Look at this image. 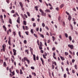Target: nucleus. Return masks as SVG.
I'll list each match as a JSON object with an SVG mask.
<instances>
[{
	"label": "nucleus",
	"mask_w": 78,
	"mask_h": 78,
	"mask_svg": "<svg viewBox=\"0 0 78 78\" xmlns=\"http://www.w3.org/2000/svg\"><path fill=\"white\" fill-rule=\"evenodd\" d=\"M68 47L70 48L71 49H73V45L72 44H68Z\"/></svg>",
	"instance_id": "obj_1"
},
{
	"label": "nucleus",
	"mask_w": 78,
	"mask_h": 78,
	"mask_svg": "<svg viewBox=\"0 0 78 78\" xmlns=\"http://www.w3.org/2000/svg\"><path fill=\"white\" fill-rule=\"evenodd\" d=\"M13 55L16 56V52H17V50L15 49H13Z\"/></svg>",
	"instance_id": "obj_2"
},
{
	"label": "nucleus",
	"mask_w": 78,
	"mask_h": 78,
	"mask_svg": "<svg viewBox=\"0 0 78 78\" xmlns=\"http://www.w3.org/2000/svg\"><path fill=\"white\" fill-rule=\"evenodd\" d=\"M28 59V58L27 57H24V60L23 58H22V62H25V61H27Z\"/></svg>",
	"instance_id": "obj_3"
},
{
	"label": "nucleus",
	"mask_w": 78,
	"mask_h": 78,
	"mask_svg": "<svg viewBox=\"0 0 78 78\" xmlns=\"http://www.w3.org/2000/svg\"><path fill=\"white\" fill-rule=\"evenodd\" d=\"M43 55V58L44 59H46V58H46V56H47V54L46 53H44V54L43 55Z\"/></svg>",
	"instance_id": "obj_4"
},
{
	"label": "nucleus",
	"mask_w": 78,
	"mask_h": 78,
	"mask_svg": "<svg viewBox=\"0 0 78 78\" xmlns=\"http://www.w3.org/2000/svg\"><path fill=\"white\" fill-rule=\"evenodd\" d=\"M19 4L20 5V6L21 8H22L23 7V3L22 2H19Z\"/></svg>",
	"instance_id": "obj_5"
},
{
	"label": "nucleus",
	"mask_w": 78,
	"mask_h": 78,
	"mask_svg": "<svg viewBox=\"0 0 78 78\" xmlns=\"http://www.w3.org/2000/svg\"><path fill=\"white\" fill-rule=\"evenodd\" d=\"M6 44H3L2 46V48L3 49V51H4V52L5 51V48H6Z\"/></svg>",
	"instance_id": "obj_6"
},
{
	"label": "nucleus",
	"mask_w": 78,
	"mask_h": 78,
	"mask_svg": "<svg viewBox=\"0 0 78 78\" xmlns=\"http://www.w3.org/2000/svg\"><path fill=\"white\" fill-rule=\"evenodd\" d=\"M40 59H41V62H42V64H43V65H44V61L43 59H42V58H40Z\"/></svg>",
	"instance_id": "obj_7"
},
{
	"label": "nucleus",
	"mask_w": 78,
	"mask_h": 78,
	"mask_svg": "<svg viewBox=\"0 0 78 78\" xmlns=\"http://www.w3.org/2000/svg\"><path fill=\"white\" fill-rule=\"evenodd\" d=\"M41 15H42L43 16H46V13L45 12L44 13V12H43V13H42L41 14Z\"/></svg>",
	"instance_id": "obj_8"
},
{
	"label": "nucleus",
	"mask_w": 78,
	"mask_h": 78,
	"mask_svg": "<svg viewBox=\"0 0 78 78\" xmlns=\"http://www.w3.org/2000/svg\"><path fill=\"white\" fill-rule=\"evenodd\" d=\"M68 19L69 20V21L71 20V19H72V17H71V16L70 15H69L68 16Z\"/></svg>",
	"instance_id": "obj_9"
},
{
	"label": "nucleus",
	"mask_w": 78,
	"mask_h": 78,
	"mask_svg": "<svg viewBox=\"0 0 78 78\" xmlns=\"http://www.w3.org/2000/svg\"><path fill=\"white\" fill-rule=\"evenodd\" d=\"M34 8L35 9L36 11H38V6H35L34 7Z\"/></svg>",
	"instance_id": "obj_10"
},
{
	"label": "nucleus",
	"mask_w": 78,
	"mask_h": 78,
	"mask_svg": "<svg viewBox=\"0 0 78 78\" xmlns=\"http://www.w3.org/2000/svg\"><path fill=\"white\" fill-rule=\"evenodd\" d=\"M39 35L41 36V37H42V38H44V35L41 34V33L39 34Z\"/></svg>",
	"instance_id": "obj_11"
},
{
	"label": "nucleus",
	"mask_w": 78,
	"mask_h": 78,
	"mask_svg": "<svg viewBox=\"0 0 78 78\" xmlns=\"http://www.w3.org/2000/svg\"><path fill=\"white\" fill-rule=\"evenodd\" d=\"M45 11L46 12H50V10L49 9H46Z\"/></svg>",
	"instance_id": "obj_12"
},
{
	"label": "nucleus",
	"mask_w": 78,
	"mask_h": 78,
	"mask_svg": "<svg viewBox=\"0 0 78 78\" xmlns=\"http://www.w3.org/2000/svg\"><path fill=\"white\" fill-rule=\"evenodd\" d=\"M9 23H10V24H12V20H11V19H9Z\"/></svg>",
	"instance_id": "obj_13"
},
{
	"label": "nucleus",
	"mask_w": 78,
	"mask_h": 78,
	"mask_svg": "<svg viewBox=\"0 0 78 78\" xmlns=\"http://www.w3.org/2000/svg\"><path fill=\"white\" fill-rule=\"evenodd\" d=\"M60 57L61 59L62 60V61H64V60H65V58H64L62 57V56H60Z\"/></svg>",
	"instance_id": "obj_14"
},
{
	"label": "nucleus",
	"mask_w": 78,
	"mask_h": 78,
	"mask_svg": "<svg viewBox=\"0 0 78 78\" xmlns=\"http://www.w3.org/2000/svg\"><path fill=\"white\" fill-rule=\"evenodd\" d=\"M69 41H70V42H71V41H72V37H71V36H69Z\"/></svg>",
	"instance_id": "obj_15"
},
{
	"label": "nucleus",
	"mask_w": 78,
	"mask_h": 78,
	"mask_svg": "<svg viewBox=\"0 0 78 78\" xmlns=\"http://www.w3.org/2000/svg\"><path fill=\"white\" fill-rule=\"evenodd\" d=\"M64 4H62L61 5H60V8H62L63 7H64Z\"/></svg>",
	"instance_id": "obj_16"
},
{
	"label": "nucleus",
	"mask_w": 78,
	"mask_h": 78,
	"mask_svg": "<svg viewBox=\"0 0 78 78\" xmlns=\"http://www.w3.org/2000/svg\"><path fill=\"white\" fill-rule=\"evenodd\" d=\"M3 64L4 67H6L7 66L6 63L5 62H4Z\"/></svg>",
	"instance_id": "obj_17"
},
{
	"label": "nucleus",
	"mask_w": 78,
	"mask_h": 78,
	"mask_svg": "<svg viewBox=\"0 0 78 78\" xmlns=\"http://www.w3.org/2000/svg\"><path fill=\"white\" fill-rule=\"evenodd\" d=\"M34 59V61H36V56L34 54L33 55Z\"/></svg>",
	"instance_id": "obj_18"
},
{
	"label": "nucleus",
	"mask_w": 78,
	"mask_h": 78,
	"mask_svg": "<svg viewBox=\"0 0 78 78\" xmlns=\"http://www.w3.org/2000/svg\"><path fill=\"white\" fill-rule=\"evenodd\" d=\"M23 24L24 25H27V21H23Z\"/></svg>",
	"instance_id": "obj_19"
},
{
	"label": "nucleus",
	"mask_w": 78,
	"mask_h": 78,
	"mask_svg": "<svg viewBox=\"0 0 78 78\" xmlns=\"http://www.w3.org/2000/svg\"><path fill=\"white\" fill-rule=\"evenodd\" d=\"M42 46L39 45V48L40 50H42Z\"/></svg>",
	"instance_id": "obj_20"
},
{
	"label": "nucleus",
	"mask_w": 78,
	"mask_h": 78,
	"mask_svg": "<svg viewBox=\"0 0 78 78\" xmlns=\"http://www.w3.org/2000/svg\"><path fill=\"white\" fill-rule=\"evenodd\" d=\"M20 74H21V75H22V74H23V72H22V69H20Z\"/></svg>",
	"instance_id": "obj_21"
},
{
	"label": "nucleus",
	"mask_w": 78,
	"mask_h": 78,
	"mask_svg": "<svg viewBox=\"0 0 78 78\" xmlns=\"http://www.w3.org/2000/svg\"><path fill=\"white\" fill-rule=\"evenodd\" d=\"M30 32L32 34H33L34 33V31H33V29H31L30 30Z\"/></svg>",
	"instance_id": "obj_22"
},
{
	"label": "nucleus",
	"mask_w": 78,
	"mask_h": 78,
	"mask_svg": "<svg viewBox=\"0 0 78 78\" xmlns=\"http://www.w3.org/2000/svg\"><path fill=\"white\" fill-rule=\"evenodd\" d=\"M21 33L20 32V31H19V35L20 37H21L22 36V35H21Z\"/></svg>",
	"instance_id": "obj_23"
},
{
	"label": "nucleus",
	"mask_w": 78,
	"mask_h": 78,
	"mask_svg": "<svg viewBox=\"0 0 78 78\" xmlns=\"http://www.w3.org/2000/svg\"><path fill=\"white\" fill-rule=\"evenodd\" d=\"M74 67L75 69H76V70H77V69H78V67H77V66L76 65H75L74 66Z\"/></svg>",
	"instance_id": "obj_24"
},
{
	"label": "nucleus",
	"mask_w": 78,
	"mask_h": 78,
	"mask_svg": "<svg viewBox=\"0 0 78 78\" xmlns=\"http://www.w3.org/2000/svg\"><path fill=\"white\" fill-rule=\"evenodd\" d=\"M27 16H28V17H30V12H27Z\"/></svg>",
	"instance_id": "obj_25"
},
{
	"label": "nucleus",
	"mask_w": 78,
	"mask_h": 78,
	"mask_svg": "<svg viewBox=\"0 0 78 78\" xmlns=\"http://www.w3.org/2000/svg\"><path fill=\"white\" fill-rule=\"evenodd\" d=\"M65 36L66 37V38L68 37V35L67 34L65 33Z\"/></svg>",
	"instance_id": "obj_26"
},
{
	"label": "nucleus",
	"mask_w": 78,
	"mask_h": 78,
	"mask_svg": "<svg viewBox=\"0 0 78 78\" xmlns=\"http://www.w3.org/2000/svg\"><path fill=\"white\" fill-rule=\"evenodd\" d=\"M40 11L41 12V13L44 12V11H43V10L41 9H40Z\"/></svg>",
	"instance_id": "obj_27"
},
{
	"label": "nucleus",
	"mask_w": 78,
	"mask_h": 78,
	"mask_svg": "<svg viewBox=\"0 0 78 78\" xmlns=\"http://www.w3.org/2000/svg\"><path fill=\"white\" fill-rule=\"evenodd\" d=\"M34 35L35 36V37H36V38H37L38 37L37 36V34H34Z\"/></svg>",
	"instance_id": "obj_28"
},
{
	"label": "nucleus",
	"mask_w": 78,
	"mask_h": 78,
	"mask_svg": "<svg viewBox=\"0 0 78 78\" xmlns=\"http://www.w3.org/2000/svg\"><path fill=\"white\" fill-rule=\"evenodd\" d=\"M65 55H69V53L67 52H65Z\"/></svg>",
	"instance_id": "obj_29"
},
{
	"label": "nucleus",
	"mask_w": 78,
	"mask_h": 78,
	"mask_svg": "<svg viewBox=\"0 0 78 78\" xmlns=\"http://www.w3.org/2000/svg\"><path fill=\"white\" fill-rule=\"evenodd\" d=\"M11 61H12V63H14V60L12 59V58H11Z\"/></svg>",
	"instance_id": "obj_30"
},
{
	"label": "nucleus",
	"mask_w": 78,
	"mask_h": 78,
	"mask_svg": "<svg viewBox=\"0 0 78 78\" xmlns=\"http://www.w3.org/2000/svg\"><path fill=\"white\" fill-rule=\"evenodd\" d=\"M16 72L17 73H19V71L18 69H16Z\"/></svg>",
	"instance_id": "obj_31"
},
{
	"label": "nucleus",
	"mask_w": 78,
	"mask_h": 78,
	"mask_svg": "<svg viewBox=\"0 0 78 78\" xmlns=\"http://www.w3.org/2000/svg\"><path fill=\"white\" fill-rule=\"evenodd\" d=\"M32 75H34V76H36V73L34 72L32 73Z\"/></svg>",
	"instance_id": "obj_32"
},
{
	"label": "nucleus",
	"mask_w": 78,
	"mask_h": 78,
	"mask_svg": "<svg viewBox=\"0 0 78 78\" xmlns=\"http://www.w3.org/2000/svg\"><path fill=\"white\" fill-rule=\"evenodd\" d=\"M52 70H53V69H54V68L55 67V66H54V65H52Z\"/></svg>",
	"instance_id": "obj_33"
},
{
	"label": "nucleus",
	"mask_w": 78,
	"mask_h": 78,
	"mask_svg": "<svg viewBox=\"0 0 78 78\" xmlns=\"http://www.w3.org/2000/svg\"><path fill=\"white\" fill-rule=\"evenodd\" d=\"M33 27H36V23H34L33 24Z\"/></svg>",
	"instance_id": "obj_34"
},
{
	"label": "nucleus",
	"mask_w": 78,
	"mask_h": 78,
	"mask_svg": "<svg viewBox=\"0 0 78 78\" xmlns=\"http://www.w3.org/2000/svg\"><path fill=\"white\" fill-rule=\"evenodd\" d=\"M27 61L28 63V64H30V60H29L27 59Z\"/></svg>",
	"instance_id": "obj_35"
},
{
	"label": "nucleus",
	"mask_w": 78,
	"mask_h": 78,
	"mask_svg": "<svg viewBox=\"0 0 78 78\" xmlns=\"http://www.w3.org/2000/svg\"><path fill=\"white\" fill-rule=\"evenodd\" d=\"M12 75H15V73H14V71H13L12 72Z\"/></svg>",
	"instance_id": "obj_36"
},
{
	"label": "nucleus",
	"mask_w": 78,
	"mask_h": 78,
	"mask_svg": "<svg viewBox=\"0 0 78 78\" xmlns=\"http://www.w3.org/2000/svg\"><path fill=\"white\" fill-rule=\"evenodd\" d=\"M56 10H57V11H59V8H58V7H57L55 9Z\"/></svg>",
	"instance_id": "obj_37"
},
{
	"label": "nucleus",
	"mask_w": 78,
	"mask_h": 78,
	"mask_svg": "<svg viewBox=\"0 0 78 78\" xmlns=\"http://www.w3.org/2000/svg\"><path fill=\"white\" fill-rule=\"evenodd\" d=\"M63 76L64 78H66V77H67V75H66V74H64Z\"/></svg>",
	"instance_id": "obj_38"
},
{
	"label": "nucleus",
	"mask_w": 78,
	"mask_h": 78,
	"mask_svg": "<svg viewBox=\"0 0 78 78\" xmlns=\"http://www.w3.org/2000/svg\"><path fill=\"white\" fill-rule=\"evenodd\" d=\"M25 33L27 35H28V34L29 33V32L28 31H26Z\"/></svg>",
	"instance_id": "obj_39"
},
{
	"label": "nucleus",
	"mask_w": 78,
	"mask_h": 78,
	"mask_svg": "<svg viewBox=\"0 0 78 78\" xmlns=\"http://www.w3.org/2000/svg\"><path fill=\"white\" fill-rule=\"evenodd\" d=\"M6 2L8 4L9 3V0H6Z\"/></svg>",
	"instance_id": "obj_40"
},
{
	"label": "nucleus",
	"mask_w": 78,
	"mask_h": 78,
	"mask_svg": "<svg viewBox=\"0 0 78 78\" xmlns=\"http://www.w3.org/2000/svg\"><path fill=\"white\" fill-rule=\"evenodd\" d=\"M11 13H14L15 12V11H14V10H12L11 11Z\"/></svg>",
	"instance_id": "obj_41"
},
{
	"label": "nucleus",
	"mask_w": 78,
	"mask_h": 78,
	"mask_svg": "<svg viewBox=\"0 0 78 78\" xmlns=\"http://www.w3.org/2000/svg\"><path fill=\"white\" fill-rule=\"evenodd\" d=\"M42 26L43 27H44L45 26V24L44 23H42Z\"/></svg>",
	"instance_id": "obj_42"
},
{
	"label": "nucleus",
	"mask_w": 78,
	"mask_h": 78,
	"mask_svg": "<svg viewBox=\"0 0 78 78\" xmlns=\"http://www.w3.org/2000/svg\"><path fill=\"white\" fill-rule=\"evenodd\" d=\"M25 52H27V54L28 55V50H26L25 51Z\"/></svg>",
	"instance_id": "obj_43"
},
{
	"label": "nucleus",
	"mask_w": 78,
	"mask_h": 78,
	"mask_svg": "<svg viewBox=\"0 0 78 78\" xmlns=\"http://www.w3.org/2000/svg\"><path fill=\"white\" fill-rule=\"evenodd\" d=\"M11 42V41H8V44L9 45H12V44L11 43H10Z\"/></svg>",
	"instance_id": "obj_44"
},
{
	"label": "nucleus",
	"mask_w": 78,
	"mask_h": 78,
	"mask_svg": "<svg viewBox=\"0 0 78 78\" xmlns=\"http://www.w3.org/2000/svg\"><path fill=\"white\" fill-rule=\"evenodd\" d=\"M54 63L55 66H57V64L56 63V62H54Z\"/></svg>",
	"instance_id": "obj_45"
},
{
	"label": "nucleus",
	"mask_w": 78,
	"mask_h": 78,
	"mask_svg": "<svg viewBox=\"0 0 78 78\" xmlns=\"http://www.w3.org/2000/svg\"><path fill=\"white\" fill-rule=\"evenodd\" d=\"M24 43L25 44H27V40H25L24 41Z\"/></svg>",
	"instance_id": "obj_46"
},
{
	"label": "nucleus",
	"mask_w": 78,
	"mask_h": 78,
	"mask_svg": "<svg viewBox=\"0 0 78 78\" xmlns=\"http://www.w3.org/2000/svg\"><path fill=\"white\" fill-rule=\"evenodd\" d=\"M75 59H73L72 60V62L73 63H74V62H75Z\"/></svg>",
	"instance_id": "obj_47"
},
{
	"label": "nucleus",
	"mask_w": 78,
	"mask_h": 78,
	"mask_svg": "<svg viewBox=\"0 0 78 78\" xmlns=\"http://www.w3.org/2000/svg\"><path fill=\"white\" fill-rule=\"evenodd\" d=\"M11 41V37H9V41Z\"/></svg>",
	"instance_id": "obj_48"
},
{
	"label": "nucleus",
	"mask_w": 78,
	"mask_h": 78,
	"mask_svg": "<svg viewBox=\"0 0 78 78\" xmlns=\"http://www.w3.org/2000/svg\"><path fill=\"white\" fill-rule=\"evenodd\" d=\"M45 28H46V30H49V28H48V27L46 26Z\"/></svg>",
	"instance_id": "obj_49"
},
{
	"label": "nucleus",
	"mask_w": 78,
	"mask_h": 78,
	"mask_svg": "<svg viewBox=\"0 0 78 78\" xmlns=\"http://www.w3.org/2000/svg\"><path fill=\"white\" fill-rule=\"evenodd\" d=\"M50 42H51V40H48L47 43H49Z\"/></svg>",
	"instance_id": "obj_50"
},
{
	"label": "nucleus",
	"mask_w": 78,
	"mask_h": 78,
	"mask_svg": "<svg viewBox=\"0 0 78 78\" xmlns=\"http://www.w3.org/2000/svg\"><path fill=\"white\" fill-rule=\"evenodd\" d=\"M24 15L26 18H28V16H27V15H26V14H24Z\"/></svg>",
	"instance_id": "obj_51"
},
{
	"label": "nucleus",
	"mask_w": 78,
	"mask_h": 78,
	"mask_svg": "<svg viewBox=\"0 0 78 78\" xmlns=\"http://www.w3.org/2000/svg\"><path fill=\"white\" fill-rule=\"evenodd\" d=\"M31 69H32V70H34V68L33 66H32L31 67Z\"/></svg>",
	"instance_id": "obj_52"
},
{
	"label": "nucleus",
	"mask_w": 78,
	"mask_h": 78,
	"mask_svg": "<svg viewBox=\"0 0 78 78\" xmlns=\"http://www.w3.org/2000/svg\"><path fill=\"white\" fill-rule=\"evenodd\" d=\"M52 38L53 41H55V37L53 36H52Z\"/></svg>",
	"instance_id": "obj_53"
},
{
	"label": "nucleus",
	"mask_w": 78,
	"mask_h": 78,
	"mask_svg": "<svg viewBox=\"0 0 78 78\" xmlns=\"http://www.w3.org/2000/svg\"><path fill=\"white\" fill-rule=\"evenodd\" d=\"M69 52L70 54H71V55H72V51H71L69 50Z\"/></svg>",
	"instance_id": "obj_54"
},
{
	"label": "nucleus",
	"mask_w": 78,
	"mask_h": 78,
	"mask_svg": "<svg viewBox=\"0 0 78 78\" xmlns=\"http://www.w3.org/2000/svg\"><path fill=\"white\" fill-rule=\"evenodd\" d=\"M52 50H53V51H55V48L53 47L52 48Z\"/></svg>",
	"instance_id": "obj_55"
},
{
	"label": "nucleus",
	"mask_w": 78,
	"mask_h": 78,
	"mask_svg": "<svg viewBox=\"0 0 78 78\" xmlns=\"http://www.w3.org/2000/svg\"><path fill=\"white\" fill-rule=\"evenodd\" d=\"M39 28H38V27L37 28V29H36V31H39Z\"/></svg>",
	"instance_id": "obj_56"
},
{
	"label": "nucleus",
	"mask_w": 78,
	"mask_h": 78,
	"mask_svg": "<svg viewBox=\"0 0 78 78\" xmlns=\"http://www.w3.org/2000/svg\"><path fill=\"white\" fill-rule=\"evenodd\" d=\"M13 35H14V36H15V35L16 34V32H13Z\"/></svg>",
	"instance_id": "obj_57"
},
{
	"label": "nucleus",
	"mask_w": 78,
	"mask_h": 78,
	"mask_svg": "<svg viewBox=\"0 0 78 78\" xmlns=\"http://www.w3.org/2000/svg\"><path fill=\"white\" fill-rule=\"evenodd\" d=\"M39 45L42 46V43L41 41L40 42V45Z\"/></svg>",
	"instance_id": "obj_58"
},
{
	"label": "nucleus",
	"mask_w": 78,
	"mask_h": 78,
	"mask_svg": "<svg viewBox=\"0 0 78 78\" xmlns=\"http://www.w3.org/2000/svg\"><path fill=\"white\" fill-rule=\"evenodd\" d=\"M17 22L18 23H20V20H17Z\"/></svg>",
	"instance_id": "obj_59"
},
{
	"label": "nucleus",
	"mask_w": 78,
	"mask_h": 78,
	"mask_svg": "<svg viewBox=\"0 0 78 78\" xmlns=\"http://www.w3.org/2000/svg\"><path fill=\"white\" fill-rule=\"evenodd\" d=\"M3 62V60H0V63L1 62L2 63V62Z\"/></svg>",
	"instance_id": "obj_60"
},
{
	"label": "nucleus",
	"mask_w": 78,
	"mask_h": 78,
	"mask_svg": "<svg viewBox=\"0 0 78 78\" xmlns=\"http://www.w3.org/2000/svg\"><path fill=\"white\" fill-rule=\"evenodd\" d=\"M69 57L70 58H72V56L70 55H69Z\"/></svg>",
	"instance_id": "obj_61"
},
{
	"label": "nucleus",
	"mask_w": 78,
	"mask_h": 78,
	"mask_svg": "<svg viewBox=\"0 0 78 78\" xmlns=\"http://www.w3.org/2000/svg\"><path fill=\"white\" fill-rule=\"evenodd\" d=\"M59 37L61 39H62V37H61V35H60L59 36Z\"/></svg>",
	"instance_id": "obj_62"
},
{
	"label": "nucleus",
	"mask_w": 78,
	"mask_h": 78,
	"mask_svg": "<svg viewBox=\"0 0 78 78\" xmlns=\"http://www.w3.org/2000/svg\"><path fill=\"white\" fill-rule=\"evenodd\" d=\"M3 28L4 29H6V27H5V25L3 26Z\"/></svg>",
	"instance_id": "obj_63"
},
{
	"label": "nucleus",
	"mask_w": 78,
	"mask_h": 78,
	"mask_svg": "<svg viewBox=\"0 0 78 78\" xmlns=\"http://www.w3.org/2000/svg\"><path fill=\"white\" fill-rule=\"evenodd\" d=\"M21 69H22V70H25V68L24 67H22L21 68Z\"/></svg>",
	"instance_id": "obj_64"
}]
</instances>
